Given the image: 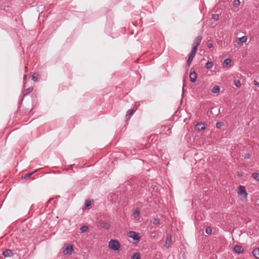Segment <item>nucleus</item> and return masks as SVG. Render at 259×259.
I'll use <instances>...</instances> for the list:
<instances>
[{
  "label": "nucleus",
  "mask_w": 259,
  "mask_h": 259,
  "mask_svg": "<svg viewBox=\"0 0 259 259\" xmlns=\"http://www.w3.org/2000/svg\"><path fill=\"white\" fill-rule=\"evenodd\" d=\"M108 247L115 251H118L120 249V244L117 240L111 239L108 243Z\"/></svg>",
  "instance_id": "f257e3e1"
},
{
  "label": "nucleus",
  "mask_w": 259,
  "mask_h": 259,
  "mask_svg": "<svg viewBox=\"0 0 259 259\" xmlns=\"http://www.w3.org/2000/svg\"><path fill=\"white\" fill-rule=\"evenodd\" d=\"M127 236L133 239V240L136 242H138L141 238V236L139 233L130 231L127 233Z\"/></svg>",
  "instance_id": "f03ea898"
},
{
  "label": "nucleus",
  "mask_w": 259,
  "mask_h": 259,
  "mask_svg": "<svg viewBox=\"0 0 259 259\" xmlns=\"http://www.w3.org/2000/svg\"><path fill=\"white\" fill-rule=\"evenodd\" d=\"M202 36H197L193 44V48L192 49H194L195 51H197V47L200 45L201 40H202Z\"/></svg>",
  "instance_id": "7ed1b4c3"
},
{
  "label": "nucleus",
  "mask_w": 259,
  "mask_h": 259,
  "mask_svg": "<svg viewBox=\"0 0 259 259\" xmlns=\"http://www.w3.org/2000/svg\"><path fill=\"white\" fill-rule=\"evenodd\" d=\"M196 52L197 51H195L194 49H192L191 53L189 55L188 59L187 62L188 67H189L191 65V63L193 60V58H194L196 54Z\"/></svg>",
  "instance_id": "20e7f679"
},
{
  "label": "nucleus",
  "mask_w": 259,
  "mask_h": 259,
  "mask_svg": "<svg viewBox=\"0 0 259 259\" xmlns=\"http://www.w3.org/2000/svg\"><path fill=\"white\" fill-rule=\"evenodd\" d=\"M190 80L191 82L194 83L196 81L197 74L194 71H191L189 75Z\"/></svg>",
  "instance_id": "39448f33"
},
{
  "label": "nucleus",
  "mask_w": 259,
  "mask_h": 259,
  "mask_svg": "<svg viewBox=\"0 0 259 259\" xmlns=\"http://www.w3.org/2000/svg\"><path fill=\"white\" fill-rule=\"evenodd\" d=\"M99 224L101 227L106 230H108L111 227L109 223L104 221H100L99 222Z\"/></svg>",
  "instance_id": "423d86ee"
},
{
  "label": "nucleus",
  "mask_w": 259,
  "mask_h": 259,
  "mask_svg": "<svg viewBox=\"0 0 259 259\" xmlns=\"http://www.w3.org/2000/svg\"><path fill=\"white\" fill-rule=\"evenodd\" d=\"M196 130L198 132H201L205 129V124L203 122H198L195 125Z\"/></svg>",
  "instance_id": "0eeeda50"
},
{
  "label": "nucleus",
  "mask_w": 259,
  "mask_h": 259,
  "mask_svg": "<svg viewBox=\"0 0 259 259\" xmlns=\"http://www.w3.org/2000/svg\"><path fill=\"white\" fill-rule=\"evenodd\" d=\"M239 194L242 195L243 197L246 198L247 196V193L245 190V188L244 186H240L239 187Z\"/></svg>",
  "instance_id": "6e6552de"
},
{
  "label": "nucleus",
  "mask_w": 259,
  "mask_h": 259,
  "mask_svg": "<svg viewBox=\"0 0 259 259\" xmlns=\"http://www.w3.org/2000/svg\"><path fill=\"white\" fill-rule=\"evenodd\" d=\"M73 250V246L71 245L67 246L64 250L65 254H71Z\"/></svg>",
  "instance_id": "1a4fd4ad"
},
{
  "label": "nucleus",
  "mask_w": 259,
  "mask_h": 259,
  "mask_svg": "<svg viewBox=\"0 0 259 259\" xmlns=\"http://www.w3.org/2000/svg\"><path fill=\"white\" fill-rule=\"evenodd\" d=\"M233 250L234 252L238 254L242 253L243 251V249L240 245H235L233 248Z\"/></svg>",
  "instance_id": "9d476101"
},
{
  "label": "nucleus",
  "mask_w": 259,
  "mask_h": 259,
  "mask_svg": "<svg viewBox=\"0 0 259 259\" xmlns=\"http://www.w3.org/2000/svg\"><path fill=\"white\" fill-rule=\"evenodd\" d=\"M13 254L12 250L7 249L3 252V255L5 257H10Z\"/></svg>",
  "instance_id": "9b49d317"
},
{
  "label": "nucleus",
  "mask_w": 259,
  "mask_h": 259,
  "mask_svg": "<svg viewBox=\"0 0 259 259\" xmlns=\"http://www.w3.org/2000/svg\"><path fill=\"white\" fill-rule=\"evenodd\" d=\"M171 242H172L171 237L170 235H168L167 236L166 241V243H165V247L167 248H169L170 246Z\"/></svg>",
  "instance_id": "f8f14e48"
},
{
  "label": "nucleus",
  "mask_w": 259,
  "mask_h": 259,
  "mask_svg": "<svg viewBox=\"0 0 259 259\" xmlns=\"http://www.w3.org/2000/svg\"><path fill=\"white\" fill-rule=\"evenodd\" d=\"M247 37L246 36H243L241 37H239L238 38V41H237V42L238 44H243V43H244L246 41H247Z\"/></svg>",
  "instance_id": "ddd939ff"
},
{
  "label": "nucleus",
  "mask_w": 259,
  "mask_h": 259,
  "mask_svg": "<svg viewBox=\"0 0 259 259\" xmlns=\"http://www.w3.org/2000/svg\"><path fill=\"white\" fill-rule=\"evenodd\" d=\"M252 254L256 258L259 259V248L254 249L252 251Z\"/></svg>",
  "instance_id": "4468645a"
},
{
  "label": "nucleus",
  "mask_w": 259,
  "mask_h": 259,
  "mask_svg": "<svg viewBox=\"0 0 259 259\" xmlns=\"http://www.w3.org/2000/svg\"><path fill=\"white\" fill-rule=\"evenodd\" d=\"M134 113V110L132 109H128L126 112V117L127 119H130Z\"/></svg>",
  "instance_id": "2eb2a0df"
},
{
  "label": "nucleus",
  "mask_w": 259,
  "mask_h": 259,
  "mask_svg": "<svg viewBox=\"0 0 259 259\" xmlns=\"http://www.w3.org/2000/svg\"><path fill=\"white\" fill-rule=\"evenodd\" d=\"M213 66V62L212 61H208L205 64V68L206 69H210Z\"/></svg>",
  "instance_id": "dca6fc26"
},
{
  "label": "nucleus",
  "mask_w": 259,
  "mask_h": 259,
  "mask_svg": "<svg viewBox=\"0 0 259 259\" xmlns=\"http://www.w3.org/2000/svg\"><path fill=\"white\" fill-rule=\"evenodd\" d=\"M220 91V88L218 85H215L212 89V92L214 94L219 93Z\"/></svg>",
  "instance_id": "f3484780"
},
{
  "label": "nucleus",
  "mask_w": 259,
  "mask_h": 259,
  "mask_svg": "<svg viewBox=\"0 0 259 259\" xmlns=\"http://www.w3.org/2000/svg\"><path fill=\"white\" fill-rule=\"evenodd\" d=\"M140 214V211L139 209V208H136V210L134 211L133 213V217L134 218H136L139 216Z\"/></svg>",
  "instance_id": "a211bd4d"
},
{
  "label": "nucleus",
  "mask_w": 259,
  "mask_h": 259,
  "mask_svg": "<svg viewBox=\"0 0 259 259\" xmlns=\"http://www.w3.org/2000/svg\"><path fill=\"white\" fill-rule=\"evenodd\" d=\"M36 172V170L35 171H32L31 172H29V173H27L26 174H25L24 176H23L22 177V179H27L28 178L30 177V176H31L33 174H34L35 172Z\"/></svg>",
  "instance_id": "6ab92c4d"
},
{
  "label": "nucleus",
  "mask_w": 259,
  "mask_h": 259,
  "mask_svg": "<svg viewBox=\"0 0 259 259\" xmlns=\"http://www.w3.org/2000/svg\"><path fill=\"white\" fill-rule=\"evenodd\" d=\"M231 63V60L230 58H227L224 60L223 64L225 66H228L230 65Z\"/></svg>",
  "instance_id": "aec40b11"
},
{
  "label": "nucleus",
  "mask_w": 259,
  "mask_h": 259,
  "mask_svg": "<svg viewBox=\"0 0 259 259\" xmlns=\"http://www.w3.org/2000/svg\"><path fill=\"white\" fill-rule=\"evenodd\" d=\"M251 176L254 180L259 181V173L253 172Z\"/></svg>",
  "instance_id": "412c9836"
},
{
  "label": "nucleus",
  "mask_w": 259,
  "mask_h": 259,
  "mask_svg": "<svg viewBox=\"0 0 259 259\" xmlns=\"http://www.w3.org/2000/svg\"><path fill=\"white\" fill-rule=\"evenodd\" d=\"M88 229L89 227L86 225L82 226L80 228V230L82 233L86 232L88 230Z\"/></svg>",
  "instance_id": "4be33fe9"
},
{
  "label": "nucleus",
  "mask_w": 259,
  "mask_h": 259,
  "mask_svg": "<svg viewBox=\"0 0 259 259\" xmlns=\"http://www.w3.org/2000/svg\"><path fill=\"white\" fill-rule=\"evenodd\" d=\"M85 206L87 208L89 209L91 207V202L90 200H86L84 203Z\"/></svg>",
  "instance_id": "5701e85b"
},
{
  "label": "nucleus",
  "mask_w": 259,
  "mask_h": 259,
  "mask_svg": "<svg viewBox=\"0 0 259 259\" xmlns=\"http://www.w3.org/2000/svg\"><path fill=\"white\" fill-rule=\"evenodd\" d=\"M140 254L138 252L135 253L132 257V259H140Z\"/></svg>",
  "instance_id": "b1692460"
},
{
  "label": "nucleus",
  "mask_w": 259,
  "mask_h": 259,
  "mask_svg": "<svg viewBox=\"0 0 259 259\" xmlns=\"http://www.w3.org/2000/svg\"><path fill=\"white\" fill-rule=\"evenodd\" d=\"M205 233L208 235H210L212 233V228L210 227H207L205 228Z\"/></svg>",
  "instance_id": "393cba45"
},
{
  "label": "nucleus",
  "mask_w": 259,
  "mask_h": 259,
  "mask_svg": "<svg viewBox=\"0 0 259 259\" xmlns=\"http://www.w3.org/2000/svg\"><path fill=\"white\" fill-rule=\"evenodd\" d=\"M32 90L33 89L31 88H29L27 89L25 91V93H23V95L24 96L27 95L28 94H29L30 92H32Z\"/></svg>",
  "instance_id": "a878e982"
},
{
  "label": "nucleus",
  "mask_w": 259,
  "mask_h": 259,
  "mask_svg": "<svg viewBox=\"0 0 259 259\" xmlns=\"http://www.w3.org/2000/svg\"><path fill=\"white\" fill-rule=\"evenodd\" d=\"M224 125V123L223 122H218L216 123L215 127L217 128H220L221 127H222Z\"/></svg>",
  "instance_id": "bb28decb"
},
{
  "label": "nucleus",
  "mask_w": 259,
  "mask_h": 259,
  "mask_svg": "<svg viewBox=\"0 0 259 259\" xmlns=\"http://www.w3.org/2000/svg\"><path fill=\"white\" fill-rule=\"evenodd\" d=\"M212 18L215 21H217L219 19V14H213Z\"/></svg>",
  "instance_id": "cd10ccee"
},
{
  "label": "nucleus",
  "mask_w": 259,
  "mask_h": 259,
  "mask_svg": "<svg viewBox=\"0 0 259 259\" xmlns=\"http://www.w3.org/2000/svg\"><path fill=\"white\" fill-rule=\"evenodd\" d=\"M152 223L154 225H158L160 223V221L158 219H154Z\"/></svg>",
  "instance_id": "c85d7f7f"
},
{
  "label": "nucleus",
  "mask_w": 259,
  "mask_h": 259,
  "mask_svg": "<svg viewBox=\"0 0 259 259\" xmlns=\"http://www.w3.org/2000/svg\"><path fill=\"white\" fill-rule=\"evenodd\" d=\"M234 85L237 88L240 87L241 86L240 81L239 80L234 81Z\"/></svg>",
  "instance_id": "c756f323"
},
{
  "label": "nucleus",
  "mask_w": 259,
  "mask_h": 259,
  "mask_svg": "<svg viewBox=\"0 0 259 259\" xmlns=\"http://www.w3.org/2000/svg\"><path fill=\"white\" fill-rule=\"evenodd\" d=\"M234 5L235 6L238 7L240 5V2L239 0H234Z\"/></svg>",
  "instance_id": "7c9ffc66"
},
{
  "label": "nucleus",
  "mask_w": 259,
  "mask_h": 259,
  "mask_svg": "<svg viewBox=\"0 0 259 259\" xmlns=\"http://www.w3.org/2000/svg\"><path fill=\"white\" fill-rule=\"evenodd\" d=\"M31 79H32V80H33L34 81H35V82L38 81V77H36L34 75H34H32V76H31Z\"/></svg>",
  "instance_id": "2f4dec72"
},
{
  "label": "nucleus",
  "mask_w": 259,
  "mask_h": 259,
  "mask_svg": "<svg viewBox=\"0 0 259 259\" xmlns=\"http://www.w3.org/2000/svg\"><path fill=\"white\" fill-rule=\"evenodd\" d=\"M250 157V155L249 153H245L244 155V158L245 159H249Z\"/></svg>",
  "instance_id": "473e14b6"
},
{
  "label": "nucleus",
  "mask_w": 259,
  "mask_h": 259,
  "mask_svg": "<svg viewBox=\"0 0 259 259\" xmlns=\"http://www.w3.org/2000/svg\"><path fill=\"white\" fill-rule=\"evenodd\" d=\"M253 83L256 87H259V82H258L256 80H254Z\"/></svg>",
  "instance_id": "72a5a7b5"
},
{
  "label": "nucleus",
  "mask_w": 259,
  "mask_h": 259,
  "mask_svg": "<svg viewBox=\"0 0 259 259\" xmlns=\"http://www.w3.org/2000/svg\"><path fill=\"white\" fill-rule=\"evenodd\" d=\"M207 47L208 48H211L213 47V45L212 43H209L207 45Z\"/></svg>",
  "instance_id": "f704fd0d"
},
{
  "label": "nucleus",
  "mask_w": 259,
  "mask_h": 259,
  "mask_svg": "<svg viewBox=\"0 0 259 259\" xmlns=\"http://www.w3.org/2000/svg\"><path fill=\"white\" fill-rule=\"evenodd\" d=\"M238 175L239 176H242V174H240V173H238Z\"/></svg>",
  "instance_id": "c9c22d12"
}]
</instances>
